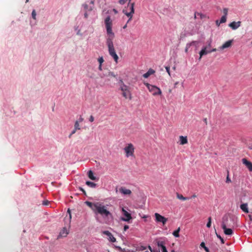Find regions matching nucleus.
I'll list each match as a JSON object with an SVG mask.
<instances>
[{
  "label": "nucleus",
  "instance_id": "obj_41",
  "mask_svg": "<svg viewBox=\"0 0 252 252\" xmlns=\"http://www.w3.org/2000/svg\"><path fill=\"white\" fill-rule=\"evenodd\" d=\"M217 237L218 238L220 239V240L221 241V244H224V240H223V239L220 235H218V234H217Z\"/></svg>",
  "mask_w": 252,
  "mask_h": 252
},
{
  "label": "nucleus",
  "instance_id": "obj_45",
  "mask_svg": "<svg viewBox=\"0 0 252 252\" xmlns=\"http://www.w3.org/2000/svg\"><path fill=\"white\" fill-rule=\"evenodd\" d=\"M77 130V129H75V128H74V129L72 130V131L71 132V133L69 135V138H70L71 136L76 132Z\"/></svg>",
  "mask_w": 252,
  "mask_h": 252
},
{
  "label": "nucleus",
  "instance_id": "obj_38",
  "mask_svg": "<svg viewBox=\"0 0 252 252\" xmlns=\"http://www.w3.org/2000/svg\"><path fill=\"white\" fill-rule=\"evenodd\" d=\"M148 248L151 252H160L159 251L157 250V249H152L150 246H149Z\"/></svg>",
  "mask_w": 252,
  "mask_h": 252
},
{
  "label": "nucleus",
  "instance_id": "obj_23",
  "mask_svg": "<svg viewBox=\"0 0 252 252\" xmlns=\"http://www.w3.org/2000/svg\"><path fill=\"white\" fill-rule=\"evenodd\" d=\"M155 72V71L153 69H149L147 72L143 75V77L145 78H148L151 75L153 74Z\"/></svg>",
  "mask_w": 252,
  "mask_h": 252
},
{
  "label": "nucleus",
  "instance_id": "obj_19",
  "mask_svg": "<svg viewBox=\"0 0 252 252\" xmlns=\"http://www.w3.org/2000/svg\"><path fill=\"white\" fill-rule=\"evenodd\" d=\"M98 202L96 203H92L90 201H86L85 204L89 206L90 208H91L94 212L95 211V210L96 209V206L97 205Z\"/></svg>",
  "mask_w": 252,
  "mask_h": 252
},
{
  "label": "nucleus",
  "instance_id": "obj_42",
  "mask_svg": "<svg viewBox=\"0 0 252 252\" xmlns=\"http://www.w3.org/2000/svg\"><path fill=\"white\" fill-rule=\"evenodd\" d=\"M131 0H128V1H130ZM127 0H119L120 4L123 5L124 4Z\"/></svg>",
  "mask_w": 252,
  "mask_h": 252
},
{
  "label": "nucleus",
  "instance_id": "obj_49",
  "mask_svg": "<svg viewBox=\"0 0 252 252\" xmlns=\"http://www.w3.org/2000/svg\"><path fill=\"white\" fill-rule=\"evenodd\" d=\"M94 117H93V116L91 115L89 118V121L90 122H94Z\"/></svg>",
  "mask_w": 252,
  "mask_h": 252
},
{
  "label": "nucleus",
  "instance_id": "obj_9",
  "mask_svg": "<svg viewBox=\"0 0 252 252\" xmlns=\"http://www.w3.org/2000/svg\"><path fill=\"white\" fill-rule=\"evenodd\" d=\"M116 191L117 193L119 192L124 196L130 195L131 194V191L129 189H127L124 187H121L118 189H116Z\"/></svg>",
  "mask_w": 252,
  "mask_h": 252
},
{
  "label": "nucleus",
  "instance_id": "obj_12",
  "mask_svg": "<svg viewBox=\"0 0 252 252\" xmlns=\"http://www.w3.org/2000/svg\"><path fill=\"white\" fill-rule=\"evenodd\" d=\"M157 245L158 248H161L162 252H167L164 241L161 240L158 241L157 242Z\"/></svg>",
  "mask_w": 252,
  "mask_h": 252
},
{
  "label": "nucleus",
  "instance_id": "obj_40",
  "mask_svg": "<svg viewBox=\"0 0 252 252\" xmlns=\"http://www.w3.org/2000/svg\"><path fill=\"white\" fill-rule=\"evenodd\" d=\"M98 62L99 63V64H102L103 62H104V60L102 57H99L98 59Z\"/></svg>",
  "mask_w": 252,
  "mask_h": 252
},
{
  "label": "nucleus",
  "instance_id": "obj_36",
  "mask_svg": "<svg viewBox=\"0 0 252 252\" xmlns=\"http://www.w3.org/2000/svg\"><path fill=\"white\" fill-rule=\"evenodd\" d=\"M208 220V222L207 223L206 226L208 228H210L211 226V220H212L211 217H209Z\"/></svg>",
  "mask_w": 252,
  "mask_h": 252
},
{
  "label": "nucleus",
  "instance_id": "obj_21",
  "mask_svg": "<svg viewBox=\"0 0 252 252\" xmlns=\"http://www.w3.org/2000/svg\"><path fill=\"white\" fill-rule=\"evenodd\" d=\"M120 83L121 84V87H120L121 90L123 92H127L129 94V91L128 90V86L126 85L122 80H120Z\"/></svg>",
  "mask_w": 252,
  "mask_h": 252
},
{
  "label": "nucleus",
  "instance_id": "obj_33",
  "mask_svg": "<svg viewBox=\"0 0 252 252\" xmlns=\"http://www.w3.org/2000/svg\"><path fill=\"white\" fill-rule=\"evenodd\" d=\"M129 95V99H131V94H130L128 93L127 92H123V96L125 97L126 98H127L128 97V95Z\"/></svg>",
  "mask_w": 252,
  "mask_h": 252
},
{
  "label": "nucleus",
  "instance_id": "obj_3",
  "mask_svg": "<svg viewBox=\"0 0 252 252\" xmlns=\"http://www.w3.org/2000/svg\"><path fill=\"white\" fill-rule=\"evenodd\" d=\"M104 24L105 25L106 32L108 35L106 40H113L115 34L112 31V21L111 20L110 16L108 15L104 19Z\"/></svg>",
  "mask_w": 252,
  "mask_h": 252
},
{
  "label": "nucleus",
  "instance_id": "obj_25",
  "mask_svg": "<svg viewBox=\"0 0 252 252\" xmlns=\"http://www.w3.org/2000/svg\"><path fill=\"white\" fill-rule=\"evenodd\" d=\"M88 176L89 177V178L92 180H94V181H95V180H97L98 179H97L96 178V177H95L94 175V173H93V172L92 171V170H89L88 172Z\"/></svg>",
  "mask_w": 252,
  "mask_h": 252
},
{
  "label": "nucleus",
  "instance_id": "obj_58",
  "mask_svg": "<svg viewBox=\"0 0 252 252\" xmlns=\"http://www.w3.org/2000/svg\"><path fill=\"white\" fill-rule=\"evenodd\" d=\"M196 197V195L195 194H193L191 196V198H194V197Z\"/></svg>",
  "mask_w": 252,
  "mask_h": 252
},
{
  "label": "nucleus",
  "instance_id": "obj_6",
  "mask_svg": "<svg viewBox=\"0 0 252 252\" xmlns=\"http://www.w3.org/2000/svg\"><path fill=\"white\" fill-rule=\"evenodd\" d=\"M150 92H151L153 95H160L161 94V91L159 88L151 85L149 83L145 84Z\"/></svg>",
  "mask_w": 252,
  "mask_h": 252
},
{
  "label": "nucleus",
  "instance_id": "obj_18",
  "mask_svg": "<svg viewBox=\"0 0 252 252\" xmlns=\"http://www.w3.org/2000/svg\"><path fill=\"white\" fill-rule=\"evenodd\" d=\"M125 11L126 12V15L128 17V19L126 22V23L127 24L132 20L133 15L134 13V9H133L132 7H131V12L127 13L126 10Z\"/></svg>",
  "mask_w": 252,
  "mask_h": 252
},
{
  "label": "nucleus",
  "instance_id": "obj_48",
  "mask_svg": "<svg viewBox=\"0 0 252 252\" xmlns=\"http://www.w3.org/2000/svg\"><path fill=\"white\" fill-rule=\"evenodd\" d=\"M49 203V202L48 200H44L42 202V204L44 205H47Z\"/></svg>",
  "mask_w": 252,
  "mask_h": 252
},
{
  "label": "nucleus",
  "instance_id": "obj_57",
  "mask_svg": "<svg viewBox=\"0 0 252 252\" xmlns=\"http://www.w3.org/2000/svg\"><path fill=\"white\" fill-rule=\"evenodd\" d=\"M102 66H101V64H99V67H98V68L100 70H101L102 69L101 68Z\"/></svg>",
  "mask_w": 252,
  "mask_h": 252
},
{
  "label": "nucleus",
  "instance_id": "obj_15",
  "mask_svg": "<svg viewBox=\"0 0 252 252\" xmlns=\"http://www.w3.org/2000/svg\"><path fill=\"white\" fill-rule=\"evenodd\" d=\"M134 3L132 2H130V1H128V3L127 4V5L126 7L123 10V12L126 15V12H125V10L127 12H131V7L133 8V9H134Z\"/></svg>",
  "mask_w": 252,
  "mask_h": 252
},
{
  "label": "nucleus",
  "instance_id": "obj_22",
  "mask_svg": "<svg viewBox=\"0 0 252 252\" xmlns=\"http://www.w3.org/2000/svg\"><path fill=\"white\" fill-rule=\"evenodd\" d=\"M247 203H242L240 205V209L245 213H249V209Z\"/></svg>",
  "mask_w": 252,
  "mask_h": 252
},
{
  "label": "nucleus",
  "instance_id": "obj_37",
  "mask_svg": "<svg viewBox=\"0 0 252 252\" xmlns=\"http://www.w3.org/2000/svg\"><path fill=\"white\" fill-rule=\"evenodd\" d=\"M74 128H75V129H77V130H79L80 129V127L79 126V123H78V122L76 121L75 122Z\"/></svg>",
  "mask_w": 252,
  "mask_h": 252
},
{
  "label": "nucleus",
  "instance_id": "obj_4",
  "mask_svg": "<svg viewBox=\"0 0 252 252\" xmlns=\"http://www.w3.org/2000/svg\"><path fill=\"white\" fill-rule=\"evenodd\" d=\"M237 218L233 216L224 215L222 219L221 227L225 225L226 227H232L235 223Z\"/></svg>",
  "mask_w": 252,
  "mask_h": 252
},
{
  "label": "nucleus",
  "instance_id": "obj_39",
  "mask_svg": "<svg viewBox=\"0 0 252 252\" xmlns=\"http://www.w3.org/2000/svg\"><path fill=\"white\" fill-rule=\"evenodd\" d=\"M207 43L208 44V46H206V47H207V49H208V50H209V48H210V47L211 46V44H212V39H210L209 40L207 41Z\"/></svg>",
  "mask_w": 252,
  "mask_h": 252
},
{
  "label": "nucleus",
  "instance_id": "obj_35",
  "mask_svg": "<svg viewBox=\"0 0 252 252\" xmlns=\"http://www.w3.org/2000/svg\"><path fill=\"white\" fill-rule=\"evenodd\" d=\"M226 21V17H225V15H223L220 20V23H224Z\"/></svg>",
  "mask_w": 252,
  "mask_h": 252
},
{
  "label": "nucleus",
  "instance_id": "obj_60",
  "mask_svg": "<svg viewBox=\"0 0 252 252\" xmlns=\"http://www.w3.org/2000/svg\"><path fill=\"white\" fill-rule=\"evenodd\" d=\"M80 30H78V32H77V34L78 35H80V34H80Z\"/></svg>",
  "mask_w": 252,
  "mask_h": 252
},
{
  "label": "nucleus",
  "instance_id": "obj_7",
  "mask_svg": "<svg viewBox=\"0 0 252 252\" xmlns=\"http://www.w3.org/2000/svg\"><path fill=\"white\" fill-rule=\"evenodd\" d=\"M126 153V157L127 158L134 156V148L131 143H129L126 146L124 149Z\"/></svg>",
  "mask_w": 252,
  "mask_h": 252
},
{
  "label": "nucleus",
  "instance_id": "obj_30",
  "mask_svg": "<svg viewBox=\"0 0 252 252\" xmlns=\"http://www.w3.org/2000/svg\"><path fill=\"white\" fill-rule=\"evenodd\" d=\"M68 234V232L66 228H63V230L60 232L61 236H66Z\"/></svg>",
  "mask_w": 252,
  "mask_h": 252
},
{
  "label": "nucleus",
  "instance_id": "obj_26",
  "mask_svg": "<svg viewBox=\"0 0 252 252\" xmlns=\"http://www.w3.org/2000/svg\"><path fill=\"white\" fill-rule=\"evenodd\" d=\"M196 43H197V41H193L190 43H188L186 44V48H185V52H187L188 51V49L190 48V47L192 45H195Z\"/></svg>",
  "mask_w": 252,
  "mask_h": 252
},
{
  "label": "nucleus",
  "instance_id": "obj_17",
  "mask_svg": "<svg viewBox=\"0 0 252 252\" xmlns=\"http://www.w3.org/2000/svg\"><path fill=\"white\" fill-rule=\"evenodd\" d=\"M221 228L223 230L224 233L226 235L231 236L232 235L233 231L231 228H227V227L225 226V225L222 226Z\"/></svg>",
  "mask_w": 252,
  "mask_h": 252
},
{
  "label": "nucleus",
  "instance_id": "obj_2",
  "mask_svg": "<svg viewBox=\"0 0 252 252\" xmlns=\"http://www.w3.org/2000/svg\"><path fill=\"white\" fill-rule=\"evenodd\" d=\"M94 212L101 215L104 218H108L109 217H112V215L110 212L107 209V206L104 205L102 203L98 202L96 206Z\"/></svg>",
  "mask_w": 252,
  "mask_h": 252
},
{
  "label": "nucleus",
  "instance_id": "obj_10",
  "mask_svg": "<svg viewBox=\"0 0 252 252\" xmlns=\"http://www.w3.org/2000/svg\"><path fill=\"white\" fill-rule=\"evenodd\" d=\"M155 216L156 221L157 222H161L163 225H164L167 221V219L158 213H156L155 214Z\"/></svg>",
  "mask_w": 252,
  "mask_h": 252
},
{
  "label": "nucleus",
  "instance_id": "obj_14",
  "mask_svg": "<svg viewBox=\"0 0 252 252\" xmlns=\"http://www.w3.org/2000/svg\"><path fill=\"white\" fill-rule=\"evenodd\" d=\"M242 161L243 163L246 166L249 171L252 172V163L245 158H243Z\"/></svg>",
  "mask_w": 252,
  "mask_h": 252
},
{
  "label": "nucleus",
  "instance_id": "obj_34",
  "mask_svg": "<svg viewBox=\"0 0 252 252\" xmlns=\"http://www.w3.org/2000/svg\"><path fill=\"white\" fill-rule=\"evenodd\" d=\"M32 17L33 20H36V13L35 9H33L32 11Z\"/></svg>",
  "mask_w": 252,
  "mask_h": 252
},
{
  "label": "nucleus",
  "instance_id": "obj_55",
  "mask_svg": "<svg viewBox=\"0 0 252 252\" xmlns=\"http://www.w3.org/2000/svg\"><path fill=\"white\" fill-rule=\"evenodd\" d=\"M113 11L115 14H117L118 13V11L116 9H113Z\"/></svg>",
  "mask_w": 252,
  "mask_h": 252
},
{
  "label": "nucleus",
  "instance_id": "obj_43",
  "mask_svg": "<svg viewBox=\"0 0 252 252\" xmlns=\"http://www.w3.org/2000/svg\"><path fill=\"white\" fill-rule=\"evenodd\" d=\"M67 214L69 215V221L70 222L71 221V214L70 210L69 209H68V210H67Z\"/></svg>",
  "mask_w": 252,
  "mask_h": 252
},
{
  "label": "nucleus",
  "instance_id": "obj_59",
  "mask_svg": "<svg viewBox=\"0 0 252 252\" xmlns=\"http://www.w3.org/2000/svg\"><path fill=\"white\" fill-rule=\"evenodd\" d=\"M126 27H127V23H126L125 26H124V27H123V29H126Z\"/></svg>",
  "mask_w": 252,
  "mask_h": 252
},
{
  "label": "nucleus",
  "instance_id": "obj_29",
  "mask_svg": "<svg viewBox=\"0 0 252 252\" xmlns=\"http://www.w3.org/2000/svg\"><path fill=\"white\" fill-rule=\"evenodd\" d=\"M180 227H179L177 229L175 230L173 232V235L175 237H179V232H180Z\"/></svg>",
  "mask_w": 252,
  "mask_h": 252
},
{
  "label": "nucleus",
  "instance_id": "obj_44",
  "mask_svg": "<svg viewBox=\"0 0 252 252\" xmlns=\"http://www.w3.org/2000/svg\"><path fill=\"white\" fill-rule=\"evenodd\" d=\"M223 12L224 13V15H225V17H226V16L227 15V12H228V9L226 8H223Z\"/></svg>",
  "mask_w": 252,
  "mask_h": 252
},
{
  "label": "nucleus",
  "instance_id": "obj_27",
  "mask_svg": "<svg viewBox=\"0 0 252 252\" xmlns=\"http://www.w3.org/2000/svg\"><path fill=\"white\" fill-rule=\"evenodd\" d=\"M86 184L89 187L92 188H95L96 187V184L95 183L89 181H86Z\"/></svg>",
  "mask_w": 252,
  "mask_h": 252
},
{
  "label": "nucleus",
  "instance_id": "obj_20",
  "mask_svg": "<svg viewBox=\"0 0 252 252\" xmlns=\"http://www.w3.org/2000/svg\"><path fill=\"white\" fill-rule=\"evenodd\" d=\"M208 53H209V50H207V47L206 46L203 47L202 49L199 52V59H200L204 55H207Z\"/></svg>",
  "mask_w": 252,
  "mask_h": 252
},
{
  "label": "nucleus",
  "instance_id": "obj_31",
  "mask_svg": "<svg viewBox=\"0 0 252 252\" xmlns=\"http://www.w3.org/2000/svg\"><path fill=\"white\" fill-rule=\"evenodd\" d=\"M200 247L201 248H204V249L205 250V251L206 252H210L209 251V249L208 247H206L205 246V244L204 242H201V244H200Z\"/></svg>",
  "mask_w": 252,
  "mask_h": 252
},
{
  "label": "nucleus",
  "instance_id": "obj_32",
  "mask_svg": "<svg viewBox=\"0 0 252 252\" xmlns=\"http://www.w3.org/2000/svg\"><path fill=\"white\" fill-rule=\"evenodd\" d=\"M198 16H199L200 19H202L204 17V15L202 13H198V12H195L194 16V19H196Z\"/></svg>",
  "mask_w": 252,
  "mask_h": 252
},
{
  "label": "nucleus",
  "instance_id": "obj_13",
  "mask_svg": "<svg viewBox=\"0 0 252 252\" xmlns=\"http://www.w3.org/2000/svg\"><path fill=\"white\" fill-rule=\"evenodd\" d=\"M232 42H233V40H229L227 41L222 46H220L218 48V50H222L225 48H227L231 47Z\"/></svg>",
  "mask_w": 252,
  "mask_h": 252
},
{
  "label": "nucleus",
  "instance_id": "obj_28",
  "mask_svg": "<svg viewBox=\"0 0 252 252\" xmlns=\"http://www.w3.org/2000/svg\"><path fill=\"white\" fill-rule=\"evenodd\" d=\"M177 197L182 200L185 201L189 199L188 197H184L182 194L179 193H177Z\"/></svg>",
  "mask_w": 252,
  "mask_h": 252
},
{
  "label": "nucleus",
  "instance_id": "obj_11",
  "mask_svg": "<svg viewBox=\"0 0 252 252\" xmlns=\"http://www.w3.org/2000/svg\"><path fill=\"white\" fill-rule=\"evenodd\" d=\"M102 234L106 235L108 237V239L110 242H115L116 241V238L113 236L112 233L108 230H104L102 231Z\"/></svg>",
  "mask_w": 252,
  "mask_h": 252
},
{
  "label": "nucleus",
  "instance_id": "obj_53",
  "mask_svg": "<svg viewBox=\"0 0 252 252\" xmlns=\"http://www.w3.org/2000/svg\"><path fill=\"white\" fill-rule=\"evenodd\" d=\"M79 189L84 194L86 193V192L85 191V190L82 188V187H79Z\"/></svg>",
  "mask_w": 252,
  "mask_h": 252
},
{
  "label": "nucleus",
  "instance_id": "obj_5",
  "mask_svg": "<svg viewBox=\"0 0 252 252\" xmlns=\"http://www.w3.org/2000/svg\"><path fill=\"white\" fill-rule=\"evenodd\" d=\"M106 45L108 48L109 55L113 58L116 63H118L119 57L115 51L113 40H106Z\"/></svg>",
  "mask_w": 252,
  "mask_h": 252
},
{
  "label": "nucleus",
  "instance_id": "obj_52",
  "mask_svg": "<svg viewBox=\"0 0 252 252\" xmlns=\"http://www.w3.org/2000/svg\"><path fill=\"white\" fill-rule=\"evenodd\" d=\"M217 51V49L216 48H213L211 50H209V53L213 52H216Z\"/></svg>",
  "mask_w": 252,
  "mask_h": 252
},
{
  "label": "nucleus",
  "instance_id": "obj_8",
  "mask_svg": "<svg viewBox=\"0 0 252 252\" xmlns=\"http://www.w3.org/2000/svg\"><path fill=\"white\" fill-rule=\"evenodd\" d=\"M122 214L123 217H121L120 220L122 221L129 222L132 219L131 214L128 212L124 208H123L122 209Z\"/></svg>",
  "mask_w": 252,
  "mask_h": 252
},
{
  "label": "nucleus",
  "instance_id": "obj_62",
  "mask_svg": "<svg viewBox=\"0 0 252 252\" xmlns=\"http://www.w3.org/2000/svg\"><path fill=\"white\" fill-rule=\"evenodd\" d=\"M171 252H176L174 250H172Z\"/></svg>",
  "mask_w": 252,
  "mask_h": 252
},
{
  "label": "nucleus",
  "instance_id": "obj_1",
  "mask_svg": "<svg viewBox=\"0 0 252 252\" xmlns=\"http://www.w3.org/2000/svg\"><path fill=\"white\" fill-rule=\"evenodd\" d=\"M82 7L84 11V17L86 20L91 21L94 22L96 18V15L94 8V1L91 0L88 1L83 4Z\"/></svg>",
  "mask_w": 252,
  "mask_h": 252
},
{
  "label": "nucleus",
  "instance_id": "obj_51",
  "mask_svg": "<svg viewBox=\"0 0 252 252\" xmlns=\"http://www.w3.org/2000/svg\"><path fill=\"white\" fill-rule=\"evenodd\" d=\"M129 228V226L127 225H125L124 227V230L125 231H126Z\"/></svg>",
  "mask_w": 252,
  "mask_h": 252
},
{
  "label": "nucleus",
  "instance_id": "obj_47",
  "mask_svg": "<svg viewBox=\"0 0 252 252\" xmlns=\"http://www.w3.org/2000/svg\"><path fill=\"white\" fill-rule=\"evenodd\" d=\"M166 72L168 73L169 75H170V67L169 66H166L165 67Z\"/></svg>",
  "mask_w": 252,
  "mask_h": 252
},
{
  "label": "nucleus",
  "instance_id": "obj_54",
  "mask_svg": "<svg viewBox=\"0 0 252 252\" xmlns=\"http://www.w3.org/2000/svg\"><path fill=\"white\" fill-rule=\"evenodd\" d=\"M216 23L217 26H219L221 23H220V21L219 20H216Z\"/></svg>",
  "mask_w": 252,
  "mask_h": 252
},
{
  "label": "nucleus",
  "instance_id": "obj_24",
  "mask_svg": "<svg viewBox=\"0 0 252 252\" xmlns=\"http://www.w3.org/2000/svg\"><path fill=\"white\" fill-rule=\"evenodd\" d=\"M180 143L181 145H184L188 143L187 136H180L179 137Z\"/></svg>",
  "mask_w": 252,
  "mask_h": 252
},
{
  "label": "nucleus",
  "instance_id": "obj_56",
  "mask_svg": "<svg viewBox=\"0 0 252 252\" xmlns=\"http://www.w3.org/2000/svg\"><path fill=\"white\" fill-rule=\"evenodd\" d=\"M203 121L205 122V123L206 124H207V118H204V119H203Z\"/></svg>",
  "mask_w": 252,
  "mask_h": 252
},
{
  "label": "nucleus",
  "instance_id": "obj_16",
  "mask_svg": "<svg viewBox=\"0 0 252 252\" xmlns=\"http://www.w3.org/2000/svg\"><path fill=\"white\" fill-rule=\"evenodd\" d=\"M241 26V22H232L229 24V27H230L232 30H236Z\"/></svg>",
  "mask_w": 252,
  "mask_h": 252
},
{
  "label": "nucleus",
  "instance_id": "obj_50",
  "mask_svg": "<svg viewBox=\"0 0 252 252\" xmlns=\"http://www.w3.org/2000/svg\"><path fill=\"white\" fill-rule=\"evenodd\" d=\"M83 118L80 116V118H79V119L78 120H77L76 121L77 122H78V123H81L82 122H83Z\"/></svg>",
  "mask_w": 252,
  "mask_h": 252
},
{
  "label": "nucleus",
  "instance_id": "obj_46",
  "mask_svg": "<svg viewBox=\"0 0 252 252\" xmlns=\"http://www.w3.org/2000/svg\"><path fill=\"white\" fill-rule=\"evenodd\" d=\"M231 182V181L229 177V174H228L226 179V183H230Z\"/></svg>",
  "mask_w": 252,
  "mask_h": 252
},
{
  "label": "nucleus",
  "instance_id": "obj_61",
  "mask_svg": "<svg viewBox=\"0 0 252 252\" xmlns=\"http://www.w3.org/2000/svg\"><path fill=\"white\" fill-rule=\"evenodd\" d=\"M29 2V0H26V3H27V2Z\"/></svg>",
  "mask_w": 252,
  "mask_h": 252
}]
</instances>
